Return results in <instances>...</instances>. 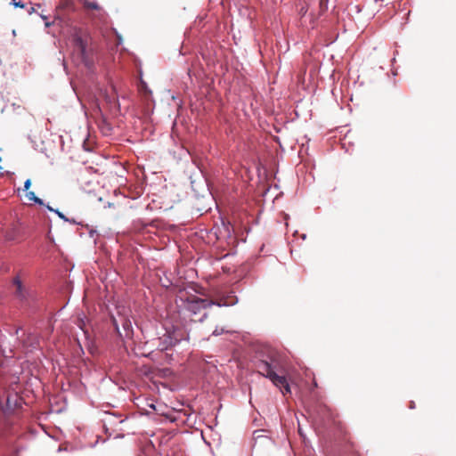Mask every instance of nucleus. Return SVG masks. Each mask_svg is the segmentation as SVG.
I'll use <instances>...</instances> for the list:
<instances>
[{"mask_svg":"<svg viewBox=\"0 0 456 456\" xmlns=\"http://www.w3.org/2000/svg\"><path fill=\"white\" fill-rule=\"evenodd\" d=\"M51 25H52V22H50V21H47V20H46V21L45 22V26L46 28L50 27Z\"/></svg>","mask_w":456,"mask_h":456,"instance_id":"obj_22","label":"nucleus"},{"mask_svg":"<svg viewBox=\"0 0 456 456\" xmlns=\"http://www.w3.org/2000/svg\"><path fill=\"white\" fill-rule=\"evenodd\" d=\"M258 372L269 379L273 385L284 387L286 392H290V387L284 376L279 375L278 370L281 368V362L276 351L272 348H265L259 354L256 362Z\"/></svg>","mask_w":456,"mask_h":456,"instance_id":"obj_2","label":"nucleus"},{"mask_svg":"<svg viewBox=\"0 0 456 456\" xmlns=\"http://www.w3.org/2000/svg\"><path fill=\"white\" fill-rule=\"evenodd\" d=\"M410 408H411V409H414V408H415V404H414V402H413V401H411V402L410 403Z\"/></svg>","mask_w":456,"mask_h":456,"instance_id":"obj_23","label":"nucleus"},{"mask_svg":"<svg viewBox=\"0 0 456 456\" xmlns=\"http://www.w3.org/2000/svg\"><path fill=\"white\" fill-rule=\"evenodd\" d=\"M2 169V167L0 166V170Z\"/></svg>","mask_w":456,"mask_h":456,"instance_id":"obj_32","label":"nucleus"},{"mask_svg":"<svg viewBox=\"0 0 456 456\" xmlns=\"http://www.w3.org/2000/svg\"><path fill=\"white\" fill-rule=\"evenodd\" d=\"M228 332L229 331L223 327H216V329L212 332V336L217 337L219 335L228 333Z\"/></svg>","mask_w":456,"mask_h":456,"instance_id":"obj_12","label":"nucleus"},{"mask_svg":"<svg viewBox=\"0 0 456 456\" xmlns=\"http://www.w3.org/2000/svg\"><path fill=\"white\" fill-rule=\"evenodd\" d=\"M21 406V403L20 402V399L18 398V395H9L6 397L5 403H3V401L0 399V412L4 415H10L12 414L17 408Z\"/></svg>","mask_w":456,"mask_h":456,"instance_id":"obj_6","label":"nucleus"},{"mask_svg":"<svg viewBox=\"0 0 456 456\" xmlns=\"http://www.w3.org/2000/svg\"><path fill=\"white\" fill-rule=\"evenodd\" d=\"M181 301L183 303L184 309L188 311L191 315L200 314L199 322H202L208 316L206 309L216 305L218 307L232 306L235 305L239 299L233 291L229 292L218 299H207L198 297L197 295L190 294L187 291H181Z\"/></svg>","mask_w":456,"mask_h":456,"instance_id":"obj_1","label":"nucleus"},{"mask_svg":"<svg viewBox=\"0 0 456 456\" xmlns=\"http://www.w3.org/2000/svg\"><path fill=\"white\" fill-rule=\"evenodd\" d=\"M117 38H118V45H121L122 44V37L117 33Z\"/></svg>","mask_w":456,"mask_h":456,"instance_id":"obj_18","label":"nucleus"},{"mask_svg":"<svg viewBox=\"0 0 456 456\" xmlns=\"http://www.w3.org/2000/svg\"><path fill=\"white\" fill-rule=\"evenodd\" d=\"M112 205H113L112 203H110V202H108V205H107V207H108V208H110V207H112Z\"/></svg>","mask_w":456,"mask_h":456,"instance_id":"obj_28","label":"nucleus"},{"mask_svg":"<svg viewBox=\"0 0 456 456\" xmlns=\"http://www.w3.org/2000/svg\"><path fill=\"white\" fill-rule=\"evenodd\" d=\"M4 174H5V173L1 172V173H0V176H4Z\"/></svg>","mask_w":456,"mask_h":456,"instance_id":"obj_30","label":"nucleus"},{"mask_svg":"<svg viewBox=\"0 0 456 456\" xmlns=\"http://www.w3.org/2000/svg\"><path fill=\"white\" fill-rule=\"evenodd\" d=\"M74 48L75 51L80 55L81 61L86 66H89V61L86 56V44L81 37L76 36L74 37Z\"/></svg>","mask_w":456,"mask_h":456,"instance_id":"obj_8","label":"nucleus"},{"mask_svg":"<svg viewBox=\"0 0 456 456\" xmlns=\"http://www.w3.org/2000/svg\"><path fill=\"white\" fill-rule=\"evenodd\" d=\"M167 330H168V333H169L171 338H177V344H179L183 340H188L189 339V336L187 335L185 337L183 335V330H180L179 328L172 326V327L168 328Z\"/></svg>","mask_w":456,"mask_h":456,"instance_id":"obj_9","label":"nucleus"},{"mask_svg":"<svg viewBox=\"0 0 456 456\" xmlns=\"http://www.w3.org/2000/svg\"><path fill=\"white\" fill-rule=\"evenodd\" d=\"M110 417L114 418V419H118L120 417V415L118 413H110Z\"/></svg>","mask_w":456,"mask_h":456,"instance_id":"obj_19","label":"nucleus"},{"mask_svg":"<svg viewBox=\"0 0 456 456\" xmlns=\"http://www.w3.org/2000/svg\"><path fill=\"white\" fill-rule=\"evenodd\" d=\"M66 1H67V3L69 2V0H66Z\"/></svg>","mask_w":456,"mask_h":456,"instance_id":"obj_33","label":"nucleus"},{"mask_svg":"<svg viewBox=\"0 0 456 456\" xmlns=\"http://www.w3.org/2000/svg\"><path fill=\"white\" fill-rule=\"evenodd\" d=\"M156 342H157V344H156L157 349L160 352H164V351L169 350L172 347H174L175 346H176L177 338H171L168 333L167 328H166L165 334L163 336L158 338L156 339Z\"/></svg>","mask_w":456,"mask_h":456,"instance_id":"obj_7","label":"nucleus"},{"mask_svg":"<svg viewBox=\"0 0 456 456\" xmlns=\"http://www.w3.org/2000/svg\"><path fill=\"white\" fill-rule=\"evenodd\" d=\"M49 211L51 212H53L54 213V210L55 208H52L49 204H45L44 205Z\"/></svg>","mask_w":456,"mask_h":456,"instance_id":"obj_17","label":"nucleus"},{"mask_svg":"<svg viewBox=\"0 0 456 456\" xmlns=\"http://www.w3.org/2000/svg\"><path fill=\"white\" fill-rule=\"evenodd\" d=\"M27 198L29 200H32L34 201L36 204L37 205H45V202L42 199L38 198L35 193L34 191H28L27 194H26Z\"/></svg>","mask_w":456,"mask_h":456,"instance_id":"obj_11","label":"nucleus"},{"mask_svg":"<svg viewBox=\"0 0 456 456\" xmlns=\"http://www.w3.org/2000/svg\"><path fill=\"white\" fill-rule=\"evenodd\" d=\"M110 319L115 332L120 339L133 338L134 329L132 322L127 315L119 313L118 318L112 315Z\"/></svg>","mask_w":456,"mask_h":456,"instance_id":"obj_5","label":"nucleus"},{"mask_svg":"<svg viewBox=\"0 0 456 456\" xmlns=\"http://www.w3.org/2000/svg\"><path fill=\"white\" fill-rule=\"evenodd\" d=\"M96 232H96V230H91V231L89 232V235H90V237H94V234H96Z\"/></svg>","mask_w":456,"mask_h":456,"instance_id":"obj_20","label":"nucleus"},{"mask_svg":"<svg viewBox=\"0 0 456 456\" xmlns=\"http://www.w3.org/2000/svg\"><path fill=\"white\" fill-rule=\"evenodd\" d=\"M31 186V180L28 178L24 182L23 191H27Z\"/></svg>","mask_w":456,"mask_h":456,"instance_id":"obj_14","label":"nucleus"},{"mask_svg":"<svg viewBox=\"0 0 456 456\" xmlns=\"http://www.w3.org/2000/svg\"><path fill=\"white\" fill-rule=\"evenodd\" d=\"M54 213L63 221L69 222V218H68L62 212H61L58 208L54 210Z\"/></svg>","mask_w":456,"mask_h":456,"instance_id":"obj_13","label":"nucleus"},{"mask_svg":"<svg viewBox=\"0 0 456 456\" xmlns=\"http://www.w3.org/2000/svg\"><path fill=\"white\" fill-rule=\"evenodd\" d=\"M261 173H257V175H258V178L261 179V175H260Z\"/></svg>","mask_w":456,"mask_h":456,"instance_id":"obj_31","label":"nucleus"},{"mask_svg":"<svg viewBox=\"0 0 456 456\" xmlns=\"http://www.w3.org/2000/svg\"><path fill=\"white\" fill-rule=\"evenodd\" d=\"M69 223H70V224H77V222L74 219H69Z\"/></svg>","mask_w":456,"mask_h":456,"instance_id":"obj_25","label":"nucleus"},{"mask_svg":"<svg viewBox=\"0 0 456 456\" xmlns=\"http://www.w3.org/2000/svg\"><path fill=\"white\" fill-rule=\"evenodd\" d=\"M301 238H302V240H305V239H306V234L303 233V234L301 235Z\"/></svg>","mask_w":456,"mask_h":456,"instance_id":"obj_26","label":"nucleus"},{"mask_svg":"<svg viewBox=\"0 0 456 456\" xmlns=\"http://www.w3.org/2000/svg\"><path fill=\"white\" fill-rule=\"evenodd\" d=\"M210 173H192L190 175L192 191L197 196L205 197L207 194L212 195L209 175Z\"/></svg>","mask_w":456,"mask_h":456,"instance_id":"obj_4","label":"nucleus"},{"mask_svg":"<svg viewBox=\"0 0 456 456\" xmlns=\"http://www.w3.org/2000/svg\"><path fill=\"white\" fill-rule=\"evenodd\" d=\"M12 286L14 288L12 296L20 306L27 309L32 308L37 301L36 293L29 286L23 283L19 274L12 278Z\"/></svg>","mask_w":456,"mask_h":456,"instance_id":"obj_3","label":"nucleus"},{"mask_svg":"<svg viewBox=\"0 0 456 456\" xmlns=\"http://www.w3.org/2000/svg\"><path fill=\"white\" fill-rule=\"evenodd\" d=\"M191 289L195 292V293H198V294H202V292L200 290V288L196 285H193L192 287H191Z\"/></svg>","mask_w":456,"mask_h":456,"instance_id":"obj_15","label":"nucleus"},{"mask_svg":"<svg viewBox=\"0 0 456 456\" xmlns=\"http://www.w3.org/2000/svg\"><path fill=\"white\" fill-rule=\"evenodd\" d=\"M41 17H42L43 20H46L47 19L46 16H44V15H42Z\"/></svg>","mask_w":456,"mask_h":456,"instance_id":"obj_29","label":"nucleus"},{"mask_svg":"<svg viewBox=\"0 0 456 456\" xmlns=\"http://www.w3.org/2000/svg\"><path fill=\"white\" fill-rule=\"evenodd\" d=\"M126 419H126H120V420L118 421V423H120V424H121V423H123Z\"/></svg>","mask_w":456,"mask_h":456,"instance_id":"obj_27","label":"nucleus"},{"mask_svg":"<svg viewBox=\"0 0 456 456\" xmlns=\"http://www.w3.org/2000/svg\"><path fill=\"white\" fill-rule=\"evenodd\" d=\"M152 354H153V352L151 351L149 354H144V356L147 357V358H151Z\"/></svg>","mask_w":456,"mask_h":456,"instance_id":"obj_21","label":"nucleus"},{"mask_svg":"<svg viewBox=\"0 0 456 456\" xmlns=\"http://www.w3.org/2000/svg\"><path fill=\"white\" fill-rule=\"evenodd\" d=\"M149 407H151V409H153V410H155V409H156V408H155V405H154L153 403L149 404Z\"/></svg>","mask_w":456,"mask_h":456,"instance_id":"obj_24","label":"nucleus"},{"mask_svg":"<svg viewBox=\"0 0 456 456\" xmlns=\"http://www.w3.org/2000/svg\"><path fill=\"white\" fill-rule=\"evenodd\" d=\"M86 9H91L99 11L100 12H104L102 9L100 7V5L97 4L96 1H90V0H78Z\"/></svg>","mask_w":456,"mask_h":456,"instance_id":"obj_10","label":"nucleus"},{"mask_svg":"<svg viewBox=\"0 0 456 456\" xmlns=\"http://www.w3.org/2000/svg\"><path fill=\"white\" fill-rule=\"evenodd\" d=\"M13 5L15 7H24L23 4H21L20 2H16L15 0L13 1Z\"/></svg>","mask_w":456,"mask_h":456,"instance_id":"obj_16","label":"nucleus"}]
</instances>
